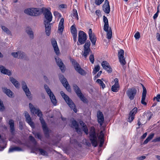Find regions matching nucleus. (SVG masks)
Wrapping results in <instances>:
<instances>
[{
  "label": "nucleus",
  "instance_id": "1",
  "mask_svg": "<svg viewBox=\"0 0 160 160\" xmlns=\"http://www.w3.org/2000/svg\"><path fill=\"white\" fill-rule=\"evenodd\" d=\"M42 12L44 15L45 19L44 20V24L47 35L49 36L50 33L51 24L50 22L52 21V16L51 12L48 9L43 8Z\"/></svg>",
  "mask_w": 160,
  "mask_h": 160
},
{
  "label": "nucleus",
  "instance_id": "2",
  "mask_svg": "<svg viewBox=\"0 0 160 160\" xmlns=\"http://www.w3.org/2000/svg\"><path fill=\"white\" fill-rule=\"evenodd\" d=\"M29 107L31 110L32 113L33 114H35L38 115L40 117V120L42 125V127L45 134H47L48 133V130L46 124L42 117V114L41 111L38 108H36L31 103L29 104Z\"/></svg>",
  "mask_w": 160,
  "mask_h": 160
},
{
  "label": "nucleus",
  "instance_id": "3",
  "mask_svg": "<svg viewBox=\"0 0 160 160\" xmlns=\"http://www.w3.org/2000/svg\"><path fill=\"white\" fill-rule=\"evenodd\" d=\"M60 93L62 97L64 99L70 108L72 109L75 112H77L76 107L71 99L67 95L65 94L63 91H61Z\"/></svg>",
  "mask_w": 160,
  "mask_h": 160
},
{
  "label": "nucleus",
  "instance_id": "4",
  "mask_svg": "<svg viewBox=\"0 0 160 160\" xmlns=\"http://www.w3.org/2000/svg\"><path fill=\"white\" fill-rule=\"evenodd\" d=\"M89 138L93 146L96 147L98 145L97 138L94 128L92 127L89 132Z\"/></svg>",
  "mask_w": 160,
  "mask_h": 160
},
{
  "label": "nucleus",
  "instance_id": "5",
  "mask_svg": "<svg viewBox=\"0 0 160 160\" xmlns=\"http://www.w3.org/2000/svg\"><path fill=\"white\" fill-rule=\"evenodd\" d=\"M24 12L25 14L31 16H37L40 14V11L37 8H28L25 9Z\"/></svg>",
  "mask_w": 160,
  "mask_h": 160
},
{
  "label": "nucleus",
  "instance_id": "6",
  "mask_svg": "<svg viewBox=\"0 0 160 160\" xmlns=\"http://www.w3.org/2000/svg\"><path fill=\"white\" fill-rule=\"evenodd\" d=\"M73 87L74 90L81 100L85 103H87L88 100L82 94L79 88L77 85L75 84L73 85Z\"/></svg>",
  "mask_w": 160,
  "mask_h": 160
},
{
  "label": "nucleus",
  "instance_id": "7",
  "mask_svg": "<svg viewBox=\"0 0 160 160\" xmlns=\"http://www.w3.org/2000/svg\"><path fill=\"white\" fill-rule=\"evenodd\" d=\"M60 80L63 86L66 88L68 92L71 91V89L70 86L66 78L62 75H60L59 76Z\"/></svg>",
  "mask_w": 160,
  "mask_h": 160
},
{
  "label": "nucleus",
  "instance_id": "8",
  "mask_svg": "<svg viewBox=\"0 0 160 160\" xmlns=\"http://www.w3.org/2000/svg\"><path fill=\"white\" fill-rule=\"evenodd\" d=\"M87 40V35L83 31H80L78 33V41L81 44H84Z\"/></svg>",
  "mask_w": 160,
  "mask_h": 160
},
{
  "label": "nucleus",
  "instance_id": "9",
  "mask_svg": "<svg viewBox=\"0 0 160 160\" xmlns=\"http://www.w3.org/2000/svg\"><path fill=\"white\" fill-rule=\"evenodd\" d=\"M124 51L123 50L121 49L118 51V56L121 64L123 66L126 63L125 58L124 57Z\"/></svg>",
  "mask_w": 160,
  "mask_h": 160
},
{
  "label": "nucleus",
  "instance_id": "10",
  "mask_svg": "<svg viewBox=\"0 0 160 160\" xmlns=\"http://www.w3.org/2000/svg\"><path fill=\"white\" fill-rule=\"evenodd\" d=\"M137 93V90L134 88H129L126 92V93L131 100H133Z\"/></svg>",
  "mask_w": 160,
  "mask_h": 160
},
{
  "label": "nucleus",
  "instance_id": "11",
  "mask_svg": "<svg viewBox=\"0 0 160 160\" xmlns=\"http://www.w3.org/2000/svg\"><path fill=\"white\" fill-rule=\"evenodd\" d=\"M90 41L87 42L84 45V52L82 54L84 57L86 58L90 52H91V49L90 48Z\"/></svg>",
  "mask_w": 160,
  "mask_h": 160
},
{
  "label": "nucleus",
  "instance_id": "12",
  "mask_svg": "<svg viewBox=\"0 0 160 160\" xmlns=\"http://www.w3.org/2000/svg\"><path fill=\"white\" fill-rule=\"evenodd\" d=\"M55 59L57 65L59 67L62 72H64L65 71V66L61 59L58 57L55 58Z\"/></svg>",
  "mask_w": 160,
  "mask_h": 160
},
{
  "label": "nucleus",
  "instance_id": "13",
  "mask_svg": "<svg viewBox=\"0 0 160 160\" xmlns=\"http://www.w3.org/2000/svg\"><path fill=\"white\" fill-rule=\"evenodd\" d=\"M101 65L103 68L108 73H111L112 72V69L109 63L107 61H103L101 63Z\"/></svg>",
  "mask_w": 160,
  "mask_h": 160
},
{
  "label": "nucleus",
  "instance_id": "14",
  "mask_svg": "<svg viewBox=\"0 0 160 160\" xmlns=\"http://www.w3.org/2000/svg\"><path fill=\"white\" fill-rule=\"evenodd\" d=\"M97 117L98 123L101 126H102L103 124L104 121V117L102 113L100 111H98Z\"/></svg>",
  "mask_w": 160,
  "mask_h": 160
},
{
  "label": "nucleus",
  "instance_id": "15",
  "mask_svg": "<svg viewBox=\"0 0 160 160\" xmlns=\"http://www.w3.org/2000/svg\"><path fill=\"white\" fill-rule=\"evenodd\" d=\"M71 127L74 128L78 134H81V133L82 130L81 129L79 128L78 123L76 120H73L72 121Z\"/></svg>",
  "mask_w": 160,
  "mask_h": 160
},
{
  "label": "nucleus",
  "instance_id": "16",
  "mask_svg": "<svg viewBox=\"0 0 160 160\" xmlns=\"http://www.w3.org/2000/svg\"><path fill=\"white\" fill-rule=\"evenodd\" d=\"M103 10L107 13H109L110 11V6L109 2L107 0L105 1V3L103 6Z\"/></svg>",
  "mask_w": 160,
  "mask_h": 160
},
{
  "label": "nucleus",
  "instance_id": "17",
  "mask_svg": "<svg viewBox=\"0 0 160 160\" xmlns=\"http://www.w3.org/2000/svg\"><path fill=\"white\" fill-rule=\"evenodd\" d=\"M0 70L2 73L7 74L8 76H10L12 74L11 72L9 70L6 69L4 66L2 65H0Z\"/></svg>",
  "mask_w": 160,
  "mask_h": 160
},
{
  "label": "nucleus",
  "instance_id": "18",
  "mask_svg": "<svg viewBox=\"0 0 160 160\" xmlns=\"http://www.w3.org/2000/svg\"><path fill=\"white\" fill-rule=\"evenodd\" d=\"M51 42L54 48V51L55 52L56 54L58 55L59 53V51L57 45L56 41L55 39H53L52 40Z\"/></svg>",
  "mask_w": 160,
  "mask_h": 160
},
{
  "label": "nucleus",
  "instance_id": "19",
  "mask_svg": "<svg viewBox=\"0 0 160 160\" xmlns=\"http://www.w3.org/2000/svg\"><path fill=\"white\" fill-rule=\"evenodd\" d=\"M2 90L8 97L12 98L13 97V93L9 89L6 88H2Z\"/></svg>",
  "mask_w": 160,
  "mask_h": 160
},
{
  "label": "nucleus",
  "instance_id": "20",
  "mask_svg": "<svg viewBox=\"0 0 160 160\" xmlns=\"http://www.w3.org/2000/svg\"><path fill=\"white\" fill-rule=\"evenodd\" d=\"M64 19L63 18H62L59 22V25H58V31H59L61 33L63 32L64 29Z\"/></svg>",
  "mask_w": 160,
  "mask_h": 160
},
{
  "label": "nucleus",
  "instance_id": "21",
  "mask_svg": "<svg viewBox=\"0 0 160 160\" xmlns=\"http://www.w3.org/2000/svg\"><path fill=\"white\" fill-rule=\"evenodd\" d=\"M75 69L79 74L85 76L86 74V72L81 68L80 65L77 66Z\"/></svg>",
  "mask_w": 160,
  "mask_h": 160
},
{
  "label": "nucleus",
  "instance_id": "22",
  "mask_svg": "<svg viewBox=\"0 0 160 160\" xmlns=\"http://www.w3.org/2000/svg\"><path fill=\"white\" fill-rule=\"evenodd\" d=\"M26 33L29 36L30 38L32 39L34 38V34L32 29L31 28H27L26 30Z\"/></svg>",
  "mask_w": 160,
  "mask_h": 160
},
{
  "label": "nucleus",
  "instance_id": "23",
  "mask_svg": "<svg viewBox=\"0 0 160 160\" xmlns=\"http://www.w3.org/2000/svg\"><path fill=\"white\" fill-rule=\"evenodd\" d=\"M10 80L15 87L17 88H19L20 84L18 82L12 77H10Z\"/></svg>",
  "mask_w": 160,
  "mask_h": 160
},
{
  "label": "nucleus",
  "instance_id": "24",
  "mask_svg": "<svg viewBox=\"0 0 160 160\" xmlns=\"http://www.w3.org/2000/svg\"><path fill=\"white\" fill-rule=\"evenodd\" d=\"M103 21L104 23V31H107L108 28H109V24L108 19L105 16H103Z\"/></svg>",
  "mask_w": 160,
  "mask_h": 160
},
{
  "label": "nucleus",
  "instance_id": "25",
  "mask_svg": "<svg viewBox=\"0 0 160 160\" xmlns=\"http://www.w3.org/2000/svg\"><path fill=\"white\" fill-rule=\"evenodd\" d=\"M79 123L82 127L83 131L87 135L88 134V130L86 124L82 121H80Z\"/></svg>",
  "mask_w": 160,
  "mask_h": 160
},
{
  "label": "nucleus",
  "instance_id": "26",
  "mask_svg": "<svg viewBox=\"0 0 160 160\" xmlns=\"http://www.w3.org/2000/svg\"><path fill=\"white\" fill-rule=\"evenodd\" d=\"M48 95L50 97L51 101L52 104L54 106H56L57 104V101L53 93H52L51 94H50Z\"/></svg>",
  "mask_w": 160,
  "mask_h": 160
},
{
  "label": "nucleus",
  "instance_id": "27",
  "mask_svg": "<svg viewBox=\"0 0 160 160\" xmlns=\"http://www.w3.org/2000/svg\"><path fill=\"white\" fill-rule=\"evenodd\" d=\"M10 125V131L12 133H13L14 131V121L12 120H10L9 122Z\"/></svg>",
  "mask_w": 160,
  "mask_h": 160
},
{
  "label": "nucleus",
  "instance_id": "28",
  "mask_svg": "<svg viewBox=\"0 0 160 160\" xmlns=\"http://www.w3.org/2000/svg\"><path fill=\"white\" fill-rule=\"evenodd\" d=\"M154 133H152L149 134L148 136L146 139L143 142V144H147L149 141L151 140L154 137Z\"/></svg>",
  "mask_w": 160,
  "mask_h": 160
},
{
  "label": "nucleus",
  "instance_id": "29",
  "mask_svg": "<svg viewBox=\"0 0 160 160\" xmlns=\"http://www.w3.org/2000/svg\"><path fill=\"white\" fill-rule=\"evenodd\" d=\"M107 32V38L108 39H110L112 36V32L111 28H108L107 31H105Z\"/></svg>",
  "mask_w": 160,
  "mask_h": 160
},
{
  "label": "nucleus",
  "instance_id": "30",
  "mask_svg": "<svg viewBox=\"0 0 160 160\" xmlns=\"http://www.w3.org/2000/svg\"><path fill=\"white\" fill-rule=\"evenodd\" d=\"M23 91L28 98L30 100H31L32 99V97L29 89L25 90H23Z\"/></svg>",
  "mask_w": 160,
  "mask_h": 160
},
{
  "label": "nucleus",
  "instance_id": "31",
  "mask_svg": "<svg viewBox=\"0 0 160 160\" xmlns=\"http://www.w3.org/2000/svg\"><path fill=\"white\" fill-rule=\"evenodd\" d=\"M26 122L32 128H34V122L32 121L31 118L30 117L26 118Z\"/></svg>",
  "mask_w": 160,
  "mask_h": 160
},
{
  "label": "nucleus",
  "instance_id": "32",
  "mask_svg": "<svg viewBox=\"0 0 160 160\" xmlns=\"http://www.w3.org/2000/svg\"><path fill=\"white\" fill-rule=\"evenodd\" d=\"M71 32L73 36H76L77 35V30L74 25H72L71 28Z\"/></svg>",
  "mask_w": 160,
  "mask_h": 160
},
{
  "label": "nucleus",
  "instance_id": "33",
  "mask_svg": "<svg viewBox=\"0 0 160 160\" xmlns=\"http://www.w3.org/2000/svg\"><path fill=\"white\" fill-rule=\"evenodd\" d=\"M119 88V85H116V84H114V85H112V90L114 92H117Z\"/></svg>",
  "mask_w": 160,
  "mask_h": 160
},
{
  "label": "nucleus",
  "instance_id": "34",
  "mask_svg": "<svg viewBox=\"0 0 160 160\" xmlns=\"http://www.w3.org/2000/svg\"><path fill=\"white\" fill-rule=\"evenodd\" d=\"M22 149L19 147H15L9 148V152H13L14 151H21Z\"/></svg>",
  "mask_w": 160,
  "mask_h": 160
},
{
  "label": "nucleus",
  "instance_id": "35",
  "mask_svg": "<svg viewBox=\"0 0 160 160\" xmlns=\"http://www.w3.org/2000/svg\"><path fill=\"white\" fill-rule=\"evenodd\" d=\"M38 150L41 155L43 156H48V153L45 150L40 148H38Z\"/></svg>",
  "mask_w": 160,
  "mask_h": 160
},
{
  "label": "nucleus",
  "instance_id": "36",
  "mask_svg": "<svg viewBox=\"0 0 160 160\" xmlns=\"http://www.w3.org/2000/svg\"><path fill=\"white\" fill-rule=\"evenodd\" d=\"M89 39L91 40L92 44L94 45H95L96 41V38L94 35H92L89 37Z\"/></svg>",
  "mask_w": 160,
  "mask_h": 160
},
{
  "label": "nucleus",
  "instance_id": "37",
  "mask_svg": "<svg viewBox=\"0 0 160 160\" xmlns=\"http://www.w3.org/2000/svg\"><path fill=\"white\" fill-rule=\"evenodd\" d=\"M71 62H72V64L74 66V68L75 69L77 66H79L80 65L78 64L76 60L72 58L70 59Z\"/></svg>",
  "mask_w": 160,
  "mask_h": 160
},
{
  "label": "nucleus",
  "instance_id": "38",
  "mask_svg": "<svg viewBox=\"0 0 160 160\" xmlns=\"http://www.w3.org/2000/svg\"><path fill=\"white\" fill-rule=\"evenodd\" d=\"M44 88L48 95L52 93L48 86L47 85H45L44 86Z\"/></svg>",
  "mask_w": 160,
  "mask_h": 160
},
{
  "label": "nucleus",
  "instance_id": "39",
  "mask_svg": "<svg viewBox=\"0 0 160 160\" xmlns=\"http://www.w3.org/2000/svg\"><path fill=\"white\" fill-rule=\"evenodd\" d=\"M21 85L23 90L29 89L25 81H22L21 82Z\"/></svg>",
  "mask_w": 160,
  "mask_h": 160
},
{
  "label": "nucleus",
  "instance_id": "40",
  "mask_svg": "<svg viewBox=\"0 0 160 160\" xmlns=\"http://www.w3.org/2000/svg\"><path fill=\"white\" fill-rule=\"evenodd\" d=\"M18 58H23L25 57L24 53L21 51L18 52Z\"/></svg>",
  "mask_w": 160,
  "mask_h": 160
},
{
  "label": "nucleus",
  "instance_id": "41",
  "mask_svg": "<svg viewBox=\"0 0 160 160\" xmlns=\"http://www.w3.org/2000/svg\"><path fill=\"white\" fill-rule=\"evenodd\" d=\"M96 82L98 83L100 85L102 86L103 89L105 88V85L101 80L100 79H98L97 80Z\"/></svg>",
  "mask_w": 160,
  "mask_h": 160
},
{
  "label": "nucleus",
  "instance_id": "42",
  "mask_svg": "<svg viewBox=\"0 0 160 160\" xmlns=\"http://www.w3.org/2000/svg\"><path fill=\"white\" fill-rule=\"evenodd\" d=\"M72 16L76 18L77 20L78 19V15L77 10L76 9H73V10Z\"/></svg>",
  "mask_w": 160,
  "mask_h": 160
},
{
  "label": "nucleus",
  "instance_id": "43",
  "mask_svg": "<svg viewBox=\"0 0 160 160\" xmlns=\"http://www.w3.org/2000/svg\"><path fill=\"white\" fill-rule=\"evenodd\" d=\"M2 30L5 32H6L7 34H9L10 33V32L9 30L6 27L2 26Z\"/></svg>",
  "mask_w": 160,
  "mask_h": 160
},
{
  "label": "nucleus",
  "instance_id": "44",
  "mask_svg": "<svg viewBox=\"0 0 160 160\" xmlns=\"http://www.w3.org/2000/svg\"><path fill=\"white\" fill-rule=\"evenodd\" d=\"M100 69V67L99 65L96 66L94 68L93 73L94 74H95L97 72H98Z\"/></svg>",
  "mask_w": 160,
  "mask_h": 160
},
{
  "label": "nucleus",
  "instance_id": "45",
  "mask_svg": "<svg viewBox=\"0 0 160 160\" xmlns=\"http://www.w3.org/2000/svg\"><path fill=\"white\" fill-rule=\"evenodd\" d=\"M142 86L143 88V92L142 93V97H146L147 94L146 89L142 84Z\"/></svg>",
  "mask_w": 160,
  "mask_h": 160
},
{
  "label": "nucleus",
  "instance_id": "46",
  "mask_svg": "<svg viewBox=\"0 0 160 160\" xmlns=\"http://www.w3.org/2000/svg\"><path fill=\"white\" fill-rule=\"evenodd\" d=\"M5 109L3 102L0 99V111H3Z\"/></svg>",
  "mask_w": 160,
  "mask_h": 160
},
{
  "label": "nucleus",
  "instance_id": "47",
  "mask_svg": "<svg viewBox=\"0 0 160 160\" xmlns=\"http://www.w3.org/2000/svg\"><path fill=\"white\" fill-rule=\"evenodd\" d=\"M134 118V115L131 114L130 113L128 117V121L131 122L133 120Z\"/></svg>",
  "mask_w": 160,
  "mask_h": 160
},
{
  "label": "nucleus",
  "instance_id": "48",
  "mask_svg": "<svg viewBox=\"0 0 160 160\" xmlns=\"http://www.w3.org/2000/svg\"><path fill=\"white\" fill-rule=\"evenodd\" d=\"M33 134L35 135L36 138L41 140L42 138V136L39 132H34L33 133Z\"/></svg>",
  "mask_w": 160,
  "mask_h": 160
},
{
  "label": "nucleus",
  "instance_id": "49",
  "mask_svg": "<svg viewBox=\"0 0 160 160\" xmlns=\"http://www.w3.org/2000/svg\"><path fill=\"white\" fill-rule=\"evenodd\" d=\"M29 139L33 143V144L35 145H36L37 144V142L36 141L35 139L32 136H30L29 137Z\"/></svg>",
  "mask_w": 160,
  "mask_h": 160
},
{
  "label": "nucleus",
  "instance_id": "50",
  "mask_svg": "<svg viewBox=\"0 0 160 160\" xmlns=\"http://www.w3.org/2000/svg\"><path fill=\"white\" fill-rule=\"evenodd\" d=\"M89 60L90 62L92 63L93 64L94 62V55L93 54H92L90 55L89 57Z\"/></svg>",
  "mask_w": 160,
  "mask_h": 160
},
{
  "label": "nucleus",
  "instance_id": "51",
  "mask_svg": "<svg viewBox=\"0 0 160 160\" xmlns=\"http://www.w3.org/2000/svg\"><path fill=\"white\" fill-rule=\"evenodd\" d=\"M137 111V108H134L130 112V114L135 115Z\"/></svg>",
  "mask_w": 160,
  "mask_h": 160
},
{
  "label": "nucleus",
  "instance_id": "52",
  "mask_svg": "<svg viewBox=\"0 0 160 160\" xmlns=\"http://www.w3.org/2000/svg\"><path fill=\"white\" fill-rule=\"evenodd\" d=\"M155 99L157 102H160V94H158L156 97L154 98L153 100H155Z\"/></svg>",
  "mask_w": 160,
  "mask_h": 160
},
{
  "label": "nucleus",
  "instance_id": "53",
  "mask_svg": "<svg viewBox=\"0 0 160 160\" xmlns=\"http://www.w3.org/2000/svg\"><path fill=\"white\" fill-rule=\"evenodd\" d=\"M134 37L136 39H138L140 38V34L138 32H137L134 35Z\"/></svg>",
  "mask_w": 160,
  "mask_h": 160
},
{
  "label": "nucleus",
  "instance_id": "54",
  "mask_svg": "<svg viewBox=\"0 0 160 160\" xmlns=\"http://www.w3.org/2000/svg\"><path fill=\"white\" fill-rule=\"evenodd\" d=\"M54 15L56 17H58L59 18H60L61 17V14L59 13L57 11H55L54 12Z\"/></svg>",
  "mask_w": 160,
  "mask_h": 160
},
{
  "label": "nucleus",
  "instance_id": "55",
  "mask_svg": "<svg viewBox=\"0 0 160 160\" xmlns=\"http://www.w3.org/2000/svg\"><path fill=\"white\" fill-rule=\"evenodd\" d=\"M145 97H142L141 101V103L145 105L147 104L146 102L145 101Z\"/></svg>",
  "mask_w": 160,
  "mask_h": 160
},
{
  "label": "nucleus",
  "instance_id": "56",
  "mask_svg": "<svg viewBox=\"0 0 160 160\" xmlns=\"http://www.w3.org/2000/svg\"><path fill=\"white\" fill-rule=\"evenodd\" d=\"M152 142H160V137L155 138L152 140Z\"/></svg>",
  "mask_w": 160,
  "mask_h": 160
},
{
  "label": "nucleus",
  "instance_id": "57",
  "mask_svg": "<svg viewBox=\"0 0 160 160\" xmlns=\"http://www.w3.org/2000/svg\"><path fill=\"white\" fill-rule=\"evenodd\" d=\"M102 0H95V3L96 4L99 5L102 3Z\"/></svg>",
  "mask_w": 160,
  "mask_h": 160
},
{
  "label": "nucleus",
  "instance_id": "58",
  "mask_svg": "<svg viewBox=\"0 0 160 160\" xmlns=\"http://www.w3.org/2000/svg\"><path fill=\"white\" fill-rule=\"evenodd\" d=\"M11 55L14 58H18V52H12V53H11Z\"/></svg>",
  "mask_w": 160,
  "mask_h": 160
},
{
  "label": "nucleus",
  "instance_id": "59",
  "mask_svg": "<svg viewBox=\"0 0 160 160\" xmlns=\"http://www.w3.org/2000/svg\"><path fill=\"white\" fill-rule=\"evenodd\" d=\"M24 114H25V117L26 119L27 118L30 117V116L29 115V114L26 111H25L24 112Z\"/></svg>",
  "mask_w": 160,
  "mask_h": 160
},
{
  "label": "nucleus",
  "instance_id": "60",
  "mask_svg": "<svg viewBox=\"0 0 160 160\" xmlns=\"http://www.w3.org/2000/svg\"><path fill=\"white\" fill-rule=\"evenodd\" d=\"M146 158V157L145 156H142L140 157H138L137 159L139 160H142L145 159Z\"/></svg>",
  "mask_w": 160,
  "mask_h": 160
},
{
  "label": "nucleus",
  "instance_id": "61",
  "mask_svg": "<svg viewBox=\"0 0 160 160\" xmlns=\"http://www.w3.org/2000/svg\"><path fill=\"white\" fill-rule=\"evenodd\" d=\"M92 29L91 28H90L89 29V31H88V34L89 35V37H90V36H92V35H94V34H92Z\"/></svg>",
  "mask_w": 160,
  "mask_h": 160
},
{
  "label": "nucleus",
  "instance_id": "62",
  "mask_svg": "<svg viewBox=\"0 0 160 160\" xmlns=\"http://www.w3.org/2000/svg\"><path fill=\"white\" fill-rule=\"evenodd\" d=\"M156 38L158 41H160V34L158 33H157Z\"/></svg>",
  "mask_w": 160,
  "mask_h": 160
},
{
  "label": "nucleus",
  "instance_id": "63",
  "mask_svg": "<svg viewBox=\"0 0 160 160\" xmlns=\"http://www.w3.org/2000/svg\"><path fill=\"white\" fill-rule=\"evenodd\" d=\"M153 115V114L151 112L149 113H148V120H149L150 119L152 118V116Z\"/></svg>",
  "mask_w": 160,
  "mask_h": 160
},
{
  "label": "nucleus",
  "instance_id": "64",
  "mask_svg": "<svg viewBox=\"0 0 160 160\" xmlns=\"http://www.w3.org/2000/svg\"><path fill=\"white\" fill-rule=\"evenodd\" d=\"M66 6H67L66 5H65L64 4H62L60 5L59 6V8H66Z\"/></svg>",
  "mask_w": 160,
  "mask_h": 160
}]
</instances>
